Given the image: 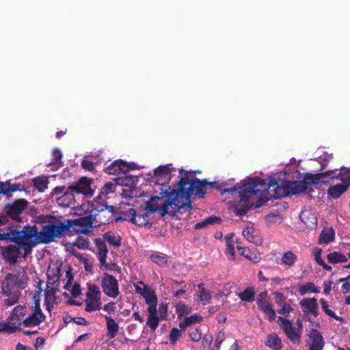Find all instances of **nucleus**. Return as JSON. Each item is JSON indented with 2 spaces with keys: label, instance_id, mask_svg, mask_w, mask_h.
<instances>
[{
  "label": "nucleus",
  "instance_id": "obj_1",
  "mask_svg": "<svg viewBox=\"0 0 350 350\" xmlns=\"http://www.w3.org/2000/svg\"><path fill=\"white\" fill-rule=\"evenodd\" d=\"M68 230L66 222L58 220L55 223L49 224L43 226L42 230L38 231L36 225L24 226L21 230L22 249L24 250L23 258L30 254L32 248L39 243H49L54 239L62 237Z\"/></svg>",
  "mask_w": 350,
  "mask_h": 350
},
{
  "label": "nucleus",
  "instance_id": "obj_2",
  "mask_svg": "<svg viewBox=\"0 0 350 350\" xmlns=\"http://www.w3.org/2000/svg\"><path fill=\"white\" fill-rule=\"evenodd\" d=\"M265 187V181L260 178H252L245 180L242 183V187H240V201L236 207V215L239 217L246 215L258 197L259 198L256 201L255 207L258 208L265 204L269 200L268 198H262V191Z\"/></svg>",
  "mask_w": 350,
  "mask_h": 350
},
{
  "label": "nucleus",
  "instance_id": "obj_3",
  "mask_svg": "<svg viewBox=\"0 0 350 350\" xmlns=\"http://www.w3.org/2000/svg\"><path fill=\"white\" fill-rule=\"evenodd\" d=\"M187 178H180L176 189L169 187L165 191V203L161 208V214L169 213L174 215L176 211L184 212V210L190 211L193 209L191 201L189 195L186 193L185 186H187Z\"/></svg>",
  "mask_w": 350,
  "mask_h": 350
},
{
  "label": "nucleus",
  "instance_id": "obj_4",
  "mask_svg": "<svg viewBox=\"0 0 350 350\" xmlns=\"http://www.w3.org/2000/svg\"><path fill=\"white\" fill-rule=\"evenodd\" d=\"M21 269L18 275L8 273L1 284L2 293L8 297L5 300V304L8 306H13L18 302L21 295V290L26 286V282L23 279L26 272L25 269Z\"/></svg>",
  "mask_w": 350,
  "mask_h": 350
},
{
  "label": "nucleus",
  "instance_id": "obj_5",
  "mask_svg": "<svg viewBox=\"0 0 350 350\" xmlns=\"http://www.w3.org/2000/svg\"><path fill=\"white\" fill-rule=\"evenodd\" d=\"M83 214L80 213V217L75 219H67L66 224L68 230H72L78 233L86 234L90 228L95 227V215L92 214L90 203L83 204L81 206Z\"/></svg>",
  "mask_w": 350,
  "mask_h": 350
},
{
  "label": "nucleus",
  "instance_id": "obj_6",
  "mask_svg": "<svg viewBox=\"0 0 350 350\" xmlns=\"http://www.w3.org/2000/svg\"><path fill=\"white\" fill-rule=\"evenodd\" d=\"M180 178H187V186H185L186 193L189 195V198L194 195L196 197L199 198H202L204 197L206 189L208 187L211 188L216 189L220 191H221L222 186L226 185V183H222L219 184L217 182H208L206 180H200L197 178L189 179V177L187 174H185L184 176H181Z\"/></svg>",
  "mask_w": 350,
  "mask_h": 350
},
{
  "label": "nucleus",
  "instance_id": "obj_7",
  "mask_svg": "<svg viewBox=\"0 0 350 350\" xmlns=\"http://www.w3.org/2000/svg\"><path fill=\"white\" fill-rule=\"evenodd\" d=\"M92 214L95 215V225L99 226L109 224L113 220L114 206H101L100 208L95 206L93 203H90Z\"/></svg>",
  "mask_w": 350,
  "mask_h": 350
},
{
  "label": "nucleus",
  "instance_id": "obj_8",
  "mask_svg": "<svg viewBox=\"0 0 350 350\" xmlns=\"http://www.w3.org/2000/svg\"><path fill=\"white\" fill-rule=\"evenodd\" d=\"M29 202L24 198L14 200L12 203H8L5 206L4 210L10 219L16 221H22L21 215L28 208Z\"/></svg>",
  "mask_w": 350,
  "mask_h": 350
},
{
  "label": "nucleus",
  "instance_id": "obj_9",
  "mask_svg": "<svg viewBox=\"0 0 350 350\" xmlns=\"http://www.w3.org/2000/svg\"><path fill=\"white\" fill-rule=\"evenodd\" d=\"M101 287L103 292L108 297L116 298L120 293L117 279L108 273H104L103 274L101 281Z\"/></svg>",
  "mask_w": 350,
  "mask_h": 350
},
{
  "label": "nucleus",
  "instance_id": "obj_10",
  "mask_svg": "<svg viewBox=\"0 0 350 350\" xmlns=\"http://www.w3.org/2000/svg\"><path fill=\"white\" fill-rule=\"evenodd\" d=\"M172 164L160 165L154 171V176L152 177V181L159 185H165L168 184L171 180V173L174 171Z\"/></svg>",
  "mask_w": 350,
  "mask_h": 350
},
{
  "label": "nucleus",
  "instance_id": "obj_11",
  "mask_svg": "<svg viewBox=\"0 0 350 350\" xmlns=\"http://www.w3.org/2000/svg\"><path fill=\"white\" fill-rule=\"evenodd\" d=\"M105 165V172L111 175L125 174L131 170H134L135 166L133 163H128L121 159L116 160L108 165L107 163Z\"/></svg>",
  "mask_w": 350,
  "mask_h": 350
},
{
  "label": "nucleus",
  "instance_id": "obj_12",
  "mask_svg": "<svg viewBox=\"0 0 350 350\" xmlns=\"http://www.w3.org/2000/svg\"><path fill=\"white\" fill-rule=\"evenodd\" d=\"M278 319L281 321L280 326L287 337L293 342L299 343L300 342L301 332L293 327L288 319L282 317H279Z\"/></svg>",
  "mask_w": 350,
  "mask_h": 350
},
{
  "label": "nucleus",
  "instance_id": "obj_13",
  "mask_svg": "<svg viewBox=\"0 0 350 350\" xmlns=\"http://www.w3.org/2000/svg\"><path fill=\"white\" fill-rule=\"evenodd\" d=\"M21 248L22 247L18 244L2 247V256L3 259L9 264L14 265L21 254Z\"/></svg>",
  "mask_w": 350,
  "mask_h": 350
},
{
  "label": "nucleus",
  "instance_id": "obj_14",
  "mask_svg": "<svg viewBox=\"0 0 350 350\" xmlns=\"http://www.w3.org/2000/svg\"><path fill=\"white\" fill-rule=\"evenodd\" d=\"M94 243L97 249L96 257L100 262V268L103 270L108 269V265L106 262L108 249L105 241L103 239L96 238Z\"/></svg>",
  "mask_w": 350,
  "mask_h": 350
},
{
  "label": "nucleus",
  "instance_id": "obj_15",
  "mask_svg": "<svg viewBox=\"0 0 350 350\" xmlns=\"http://www.w3.org/2000/svg\"><path fill=\"white\" fill-rule=\"evenodd\" d=\"M286 183L288 187L290 196L306 191L308 193H311L314 190L312 187L308 186L306 180H287Z\"/></svg>",
  "mask_w": 350,
  "mask_h": 350
},
{
  "label": "nucleus",
  "instance_id": "obj_16",
  "mask_svg": "<svg viewBox=\"0 0 350 350\" xmlns=\"http://www.w3.org/2000/svg\"><path fill=\"white\" fill-rule=\"evenodd\" d=\"M68 189L77 193H82L86 196L92 195L90 189V181L87 177H83L75 185L69 186Z\"/></svg>",
  "mask_w": 350,
  "mask_h": 350
},
{
  "label": "nucleus",
  "instance_id": "obj_17",
  "mask_svg": "<svg viewBox=\"0 0 350 350\" xmlns=\"http://www.w3.org/2000/svg\"><path fill=\"white\" fill-rule=\"evenodd\" d=\"M300 306L304 312L310 313L315 317L319 315V305L315 297L303 299Z\"/></svg>",
  "mask_w": 350,
  "mask_h": 350
},
{
  "label": "nucleus",
  "instance_id": "obj_18",
  "mask_svg": "<svg viewBox=\"0 0 350 350\" xmlns=\"http://www.w3.org/2000/svg\"><path fill=\"white\" fill-rule=\"evenodd\" d=\"M337 172V169L333 170H328L324 172H321L316 174H307L304 177V180L308 182V186L309 185H317L320 182L325 183L323 180L325 177L329 176L332 179V174Z\"/></svg>",
  "mask_w": 350,
  "mask_h": 350
},
{
  "label": "nucleus",
  "instance_id": "obj_19",
  "mask_svg": "<svg viewBox=\"0 0 350 350\" xmlns=\"http://www.w3.org/2000/svg\"><path fill=\"white\" fill-rule=\"evenodd\" d=\"M59 291L58 288L53 286L51 288H46L45 291L44 304L46 310L51 311L54 304L58 303L59 297L55 295L56 292Z\"/></svg>",
  "mask_w": 350,
  "mask_h": 350
},
{
  "label": "nucleus",
  "instance_id": "obj_20",
  "mask_svg": "<svg viewBox=\"0 0 350 350\" xmlns=\"http://www.w3.org/2000/svg\"><path fill=\"white\" fill-rule=\"evenodd\" d=\"M4 240L14 242L22 247L21 230H12L10 232L0 233V241Z\"/></svg>",
  "mask_w": 350,
  "mask_h": 350
},
{
  "label": "nucleus",
  "instance_id": "obj_21",
  "mask_svg": "<svg viewBox=\"0 0 350 350\" xmlns=\"http://www.w3.org/2000/svg\"><path fill=\"white\" fill-rule=\"evenodd\" d=\"M256 304L258 309L268 316L270 321L275 319L276 316L275 311L273 308L271 302L269 299L265 301L256 300Z\"/></svg>",
  "mask_w": 350,
  "mask_h": 350
},
{
  "label": "nucleus",
  "instance_id": "obj_22",
  "mask_svg": "<svg viewBox=\"0 0 350 350\" xmlns=\"http://www.w3.org/2000/svg\"><path fill=\"white\" fill-rule=\"evenodd\" d=\"M45 315L43 312H34L23 320V325L27 327L39 325L45 320Z\"/></svg>",
  "mask_w": 350,
  "mask_h": 350
},
{
  "label": "nucleus",
  "instance_id": "obj_23",
  "mask_svg": "<svg viewBox=\"0 0 350 350\" xmlns=\"http://www.w3.org/2000/svg\"><path fill=\"white\" fill-rule=\"evenodd\" d=\"M105 319L106 321L107 337L109 339H113L119 331V325L110 316H105Z\"/></svg>",
  "mask_w": 350,
  "mask_h": 350
},
{
  "label": "nucleus",
  "instance_id": "obj_24",
  "mask_svg": "<svg viewBox=\"0 0 350 350\" xmlns=\"http://www.w3.org/2000/svg\"><path fill=\"white\" fill-rule=\"evenodd\" d=\"M274 192L271 197V198H273L275 199H278L284 197H287L290 196L288 191V185L286 183V179H281L280 184L277 185L273 189Z\"/></svg>",
  "mask_w": 350,
  "mask_h": 350
},
{
  "label": "nucleus",
  "instance_id": "obj_25",
  "mask_svg": "<svg viewBox=\"0 0 350 350\" xmlns=\"http://www.w3.org/2000/svg\"><path fill=\"white\" fill-rule=\"evenodd\" d=\"M72 192L67 189L62 196L57 198L58 204L64 207L74 206L76 202Z\"/></svg>",
  "mask_w": 350,
  "mask_h": 350
},
{
  "label": "nucleus",
  "instance_id": "obj_26",
  "mask_svg": "<svg viewBox=\"0 0 350 350\" xmlns=\"http://www.w3.org/2000/svg\"><path fill=\"white\" fill-rule=\"evenodd\" d=\"M348 188L349 187L342 183V184L330 186L327 190V194L334 199H338L342 194L347 191Z\"/></svg>",
  "mask_w": 350,
  "mask_h": 350
},
{
  "label": "nucleus",
  "instance_id": "obj_27",
  "mask_svg": "<svg viewBox=\"0 0 350 350\" xmlns=\"http://www.w3.org/2000/svg\"><path fill=\"white\" fill-rule=\"evenodd\" d=\"M312 339V344L310 347L323 349L324 346L323 338L321 332L315 329H312L309 335Z\"/></svg>",
  "mask_w": 350,
  "mask_h": 350
},
{
  "label": "nucleus",
  "instance_id": "obj_28",
  "mask_svg": "<svg viewBox=\"0 0 350 350\" xmlns=\"http://www.w3.org/2000/svg\"><path fill=\"white\" fill-rule=\"evenodd\" d=\"M334 178L340 180L349 187L350 186V168L341 167L339 173L334 172L332 174V179Z\"/></svg>",
  "mask_w": 350,
  "mask_h": 350
},
{
  "label": "nucleus",
  "instance_id": "obj_29",
  "mask_svg": "<svg viewBox=\"0 0 350 350\" xmlns=\"http://www.w3.org/2000/svg\"><path fill=\"white\" fill-rule=\"evenodd\" d=\"M265 345L273 350H281L282 348V340L276 334L268 335Z\"/></svg>",
  "mask_w": 350,
  "mask_h": 350
},
{
  "label": "nucleus",
  "instance_id": "obj_30",
  "mask_svg": "<svg viewBox=\"0 0 350 350\" xmlns=\"http://www.w3.org/2000/svg\"><path fill=\"white\" fill-rule=\"evenodd\" d=\"M168 256L166 254L159 252L152 253L150 256L151 261L161 267H167L168 266Z\"/></svg>",
  "mask_w": 350,
  "mask_h": 350
},
{
  "label": "nucleus",
  "instance_id": "obj_31",
  "mask_svg": "<svg viewBox=\"0 0 350 350\" xmlns=\"http://www.w3.org/2000/svg\"><path fill=\"white\" fill-rule=\"evenodd\" d=\"M103 240L107 242L109 245L114 247H120L122 243V238L120 236L116 234L115 233L108 231L103 234Z\"/></svg>",
  "mask_w": 350,
  "mask_h": 350
},
{
  "label": "nucleus",
  "instance_id": "obj_32",
  "mask_svg": "<svg viewBox=\"0 0 350 350\" xmlns=\"http://www.w3.org/2000/svg\"><path fill=\"white\" fill-rule=\"evenodd\" d=\"M142 296L148 306L157 305V297L155 293L153 291L150 290L148 286L146 285H144Z\"/></svg>",
  "mask_w": 350,
  "mask_h": 350
},
{
  "label": "nucleus",
  "instance_id": "obj_33",
  "mask_svg": "<svg viewBox=\"0 0 350 350\" xmlns=\"http://www.w3.org/2000/svg\"><path fill=\"white\" fill-rule=\"evenodd\" d=\"M198 287L200 290L198 295L199 300L202 302L203 305L210 303L212 297L210 291L205 289L204 284L202 283L199 284Z\"/></svg>",
  "mask_w": 350,
  "mask_h": 350
},
{
  "label": "nucleus",
  "instance_id": "obj_34",
  "mask_svg": "<svg viewBox=\"0 0 350 350\" xmlns=\"http://www.w3.org/2000/svg\"><path fill=\"white\" fill-rule=\"evenodd\" d=\"M221 221V219L220 217L212 215L204 219L203 221L197 223L195 225V229H202L209 225L219 224Z\"/></svg>",
  "mask_w": 350,
  "mask_h": 350
},
{
  "label": "nucleus",
  "instance_id": "obj_35",
  "mask_svg": "<svg viewBox=\"0 0 350 350\" xmlns=\"http://www.w3.org/2000/svg\"><path fill=\"white\" fill-rule=\"evenodd\" d=\"M26 307L23 306H17L15 307L12 312L11 319H16L23 324L24 317L26 314Z\"/></svg>",
  "mask_w": 350,
  "mask_h": 350
},
{
  "label": "nucleus",
  "instance_id": "obj_36",
  "mask_svg": "<svg viewBox=\"0 0 350 350\" xmlns=\"http://www.w3.org/2000/svg\"><path fill=\"white\" fill-rule=\"evenodd\" d=\"M328 262L336 264L338 262H345L347 261V258L340 252H333L327 255Z\"/></svg>",
  "mask_w": 350,
  "mask_h": 350
},
{
  "label": "nucleus",
  "instance_id": "obj_37",
  "mask_svg": "<svg viewBox=\"0 0 350 350\" xmlns=\"http://www.w3.org/2000/svg\"><path fill=\"white\" fill-rule=\"evenodd\" d=\"M87 299H100V291L99 287L94 284H88V291L86 292Z\"/></svg>",
  "mask_w": 350,
  "mask_h": 350
},
{
  "label": "nucleus",
  "instance_id": "obj_38",
  "mask_svg": "<svg viewBox=\"0 0 350 350\" xmlns=\"http://www.w3.org/2000/svg\"><path fill=\"white\" fill-rule=\"evenodd\" d=\"M122 208H124L125 211H122L120 217L116 219V221H130V218L133 217V212L136 211L129 204L124 205Z\"/></svg>",
  "mask_w": 350,
  "mask_h": 350
},
{
  "label": "nucleus",
  "instance_id": "obj_39",
  "mask_svg": "<svg viewBox=\"0 0 350 350\" xmlns=\"http://www.w3.org/2000/svg\"><path fill=\"white\" fill-rule=\"evenodd\" d=\"M100 299H87L85 302V311L88 312H92L94 311L99 310L101 308V302Z\"/></svg>",
  "mask_w": 350,
  "mask_h": 350
},
{
  "label": "nucleus",
  "instance_id": "obj_40",
  "mask_svg": "<svg viewBox=\"0 0 350 350\" xmlns=\"http://www.w3.org/2000/svg\"><path fill=\"white\" fill-rule=\"evenodd\" d=\"M297 259V256L292 251H287L284 253L282 258V264L288 267H292Z\"/></svg>",
  "mask_w": 350,
  "mask_h": 350
},
{
  "label": "nucleus",
  "instance_id": "obj_41",
  "mask_svg": "<svg viewBox=\"0 0 350 350\" xmlns=\"http://www.w3.org/2000/svg\"><path fill=\"white\" fill-rule=\"evenodd\" d=\"M130 222L139 226H148L150 227L152 226V223L150 221H146V220L144 219V217H141L139 215V213L137 214V211L133 212V217L130 218Z\"/></svg>",
  "mask_w": 350,
  "mask_h": 350
},
{
  "label": "nucleus",
  "instance_id": "obj_42",
  "mask_svg": "<svg viewBox=\"0 0 350 350\" xmlns=\"http://www.w3.org/2000/svg\"><path fill=\"white\" fill-rule=\"evenodd\" d=\"M239 297L242 301L251 302L255 299V291L253 288L247 287L239 294Z\"/></svg>",
  "mask_w": 350,
  "mask_h": 350
},
{
  "label": "nucleus",
  "instance_id": "obj_43",
  "mask_svg": "<svg viewBox=\"0 0 350 350\" xmlns=\"http://www.w3.org/2000/svg\"><path fill=\"white\" fill-rule=\"evenodd\" d=\"M320 303L323 312L327 315L340 322L343 321V319L342 317L337 316L334 311L329 308L328 303L325 299H324L323 298L321 299Z\"/></svg>",
  "mask_w": 350,
  "mask_h": 350
},
{
  "label": "nucleus",
  "instance_id": "obj_44",
  "mask_svg": "<svg viewBox=\"0 0 350 350\" xmlns=\"http://www.w3.org/2000/svg\"><path fill=\"white\" fill-rule=\"evenodd\" d=\"M334 239V232L332 229L327 231H322L319 238V243H329L332 242Z\"/></svg>",
  "mask_w": 350,
  "mask_h": 350
},
{
  "label": "nucleus",
  "instance_id": "obj_45",
  "mask_svg": "<svg viewBox=\"0 0 350 350\" xmlns=\"http://www.w3.org/2000/svg\"><path fill=\"white\" fill-rule=\"evenodd\" d=\"M299 292L301 295H304L308 293H319V289L313 282H308L300 286Z\"/></svg>",
  "mask_w": 350,
  "mask_h": 350
},
{
  "label": "nucleus",
  "instance_id": "obj_46",
  "mask_svg": "<svg viewBox=\"0 0 350 350\" xmlns=\"http://www.w3.org/2000/svg\"><path fill=\"white\" fill-rule=\"evenodd\" d=\"M34 187L39 192H43L47 188L48 180L39 177L35 178L33 180Z\"/></svg>",
  "mask_w": 350,
  "mask_h": 350
},
{
  "label": "nucleus",
  "instance_id": "obj_47",
  "mask_svg": "<svg viewBox=\"0 0 350 350\" xmlns=\"http://www.w3.org/2000/svg\"><path fill=\"white\" fill-rule=\"evenodd\" d=\"M47 273H49V275L53 276V279L59 280L61 276V265L55 264L49 266Z\"/></svg>",
  "mask_w": 350,
  "mask_h": 350
},
{
  "label": "nucleus",
  "instance_id": "obj_48",
  "mask_svg": "<svg viewBox=\"0 0 350 350\" xmlns=\"http://www.w3.org/2000/svg\"><path fill=\"white\" fill-rule=\"evenodd\" d=\"M4 331L7 330L9 331L10 333H14L17 331H21V329L20 328V325L23 324L20 321H16V322H8L6 323H3Z\"/></svg>",
  "mask_w": 350,
  "mask_h": 350
},
{
  "label": "nucleus",
  "instance_id": "obj_49",
  "mask_svg": "<svg viewBox=\"0 0 350 350\" xmlns=\"http://www.w3.org/2000/svg\"><path fill=\"white\" fill-rule=\"evenodd\" d=\"M124 180L122 184L125 186L133 187L136 186L138 182V177L137 176L124 174Z\"/></svg>",
  "mask_w": 350,
  "mask_h": 350
},
{
  "label": "nucleus",
  "instance_id": "obj_50",
  "mask_svg": "<svg viewBox=\"0 0 350 350\" xmlns=\"http://www.w3.org/2000/svg\"><path fill=\"white\" fill-rule=\"evenodd\" d=\"M253 229L247 227L243 229L242 234L244 236V237L250 242L254 243L256 245L258 244V240L256 239V237H255L253 234Z\"/></svg>",
  "mask_w": 350,
  "mask_h": 350
},
{
  "label": "nucleus",
  "instance_id": "obj_51",
  "mask_svg": "<svg viewBox=\"0 0 350 350\" xmlns=\"http://www.w3.org/2000/svg\"><path fill=\"white\" fill-rule=\"evenodd\" d=\"M42 293V288L40 286L39 290L36 292L33 295L34 312H42L40 305V297Z\"/></svg>",
  "mask_w": 350,
  "mask_h": 350
},
{
  "label": "nucleus",
  "instance_id": "obj_52",
  "mask_svg": "<svg viewBox=\"0 0 350 350\" xmlns=\"http://www.w3.org/2000/svg\"><path fill=\"white\" fill-rule=\"evenodd\" d=\"M3 194L8 197L11 196L10 193V180L5 182H0V195Z\"/></svg>",
  "mask_w": 350,
  "mask_h": 350
},
{
  "label": "nucleus",
  "instance_id": "obj_53",
  "mask_svg": "<svg viewBox=\"0 0 350 350\" xmlns=\"http://www.w3.org/2000/svg\"><path fill=\"white\" fill-rule=\"evenodd\" d=\"M62 153L59 149H55L53 151V162L52 163L58 165V167L62 166Z\"/></svg>",
  "mask_w": 350,
  "mask_h": 350
},
{
  "label": "nucleus",
  "instance_id": "obj_54",
  "mask_svg": "<svg viewBox=\"0 0 350 350\" xmlns=\"http://www.w3.org/2000/svg\"><path fill=\"white\" fill-rule=\"evenodd\" d=\"M190 338L193 342H198L202 339V332L198 328L191 329L189 331Z\"/></svg>",
  "mask_w": 350,
  "mask_h": 350
},
{
  "label": "nucleus",
  "instance_id": "obj_55",
  "mask_svg": "<svg viewBox=\"0 0 350 350\" xmlns=\"http://www.w3.org/2000/svg\"><path fill=\"white\" fill-rule=\"evenodd\" d=\"M180 336L181 334L180 330L176 327L172 328L170 334V343L172 345H175Z\"/></svg>",
  "mask_w": 350,
  "mask_h": 350
},
{
  "label": "nucleus",
  "instance_id": "obj_56",
  "mask_svg": "<svg viewBox=\"0 0 350 350\" xmlns=\"http://www.w3.org/2000/svg\"><path fill=\"white\" fill-rule=\"evenodd\" d=\"M190 311L191 309L182 302L178 303L176 306V312L178 317L187 314L190 312Z\"/></svg>",
  "mask_w": 350,
  "mask_h": 350
},
{
  "label": "nucleus",
  "instance_id": "obj_57",
  "mask_svg": "<svg viewBox=\"0 0 350 350\" xmlns=\"http://www.w3.org/2000/svg\"><path fill=\"white\" fill-rule=\"evenodd\" d=\"M185 324L189 325V326L195 324L196 323H200L202 321L203 319L202 317L198 314H193L190 317L185 318Z\"/></svg>",
  "mask_w": 350,
  "mask_h": 350
},
{
  "label": "nucleus",
  "instance_id": "obj_58",
  "mask_svg": "<svg viewBox=\"0 0 350 350\" xmlns=\"http://www.w3.org/2000/svg\"><path fill=\"white\" fill-rule=\"evenodd\" d=\"M275 299V303L278 306L284 305L286 303V297L282 293L275 291L273 293Z\"/></svg>",
  "mask_w": 350,
  "mask_h": 350
},
{
  "label": "nucleus",
  "instance_id": "obj_59",
  "mask_svg": "<svg viewBox=\"0 0 350 350\" xmlns=\"http://www.w3.org/2000/svg\"><path fill=\"white\" fill-rule=\"evenodd\" d=\"M280 307V308L278 310V313L284 316L288 315V314L293 310V307L287 302Z\"/></svg>",
  "mask_w": 350,
  "mask_h": 350
},
{
  "label": "nucleus",
  "instance_id": "obj_60",
  "mask_svg": "<svg viewBox=\"0 0 350 350\" xmlns=\"http://www.w3.org/2000/svg\"><path fill=\"white\" fill-rule=\"evenodd\" d=\"M159 323V318H148L146 325L153 331L156 330Z\"/></svg>",
  "mask_w": 350,
  "mask_h": 350
},
{
  "label": "nucleus",
  "instance_id": "obj_61",
  "mask_svg": "<svg viewBox=\"0 0 350 350\" xmlns=\"http://www.w3.org/2000/svg\"><path fill=\"white\" fill-rule=\"evenodd\" d=\"M321 253L322 250L321 248L317 247L313 250L314 260L319 265H321L324 262V260L321 258Z\"/></svg>",
  "mask_w": 350,
  "mask_h": 350
},
{
  "label": "nucleus",
  "instance_id": "obj_62",
  "mask_svg": "<svg viewBox=\"0 0 350 350\" xmlns=\"http://www.w3.org/2000/svg\"><path fill=\"white\" fill-rule=\"evenodd\" d=\"M75 245L79 249L86 250L89 247L90 241L87 239H79L77 240Z\"/></svg>",
  "mask_w": 350,
  "mask_h": 350
},
{
  "label": "nucleus",
  "instance_id": "obj_63",
  "mask_svg": "<svg viewBox=\"0 0 350 350\" xmlns=\"http://www.w3.org/2000/svg\"><path fill=\"white\" fill-rule=\"evenodd\" d=\"M59 285V280L53 279V276L49 275L47 273V282H46V288H51L53 286H56L58 288Z\"/></svg>",
  "mask_w": 350,
  "mask_h": 350
},
{
  "label": "nucleus",
  "instance_id": "obj_64",
  "mask_svg": "<svg viewBox=\"0 0 350 350\" xmlns=\"http://www.w3.org/2000/svg\"><path fill=\"white\" fill-rule=\"evenodd\" d=\"M81 167L86 170H88L90 172H92L94 170V163L89 160H83L81 161Z\"/></svg>",
  "mask_w": 350,
  "mask_h": 350
}]
</instances>
